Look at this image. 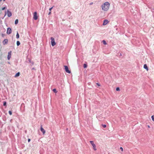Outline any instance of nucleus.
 I'll list each match as a JSON object with an SVG mask.
<instances>
[{"instance_id":"f257e3e1","label":"nucleus","mask_w":154,"mask_h":154,"mask_svg":"<svg viewBox=\"0 0 154 154\" xmlns=\"http://www.w3.org/2000/svg\"><path fill=\"white\" fill-rule=\"evenodd\" d=\"M110 4L108 2H105L101 6L102 9L104 11H107L109 8Z\"/></svg>"},{"instance_id":"c756f323","label":"nucleus","mask_w":154,"mask_h":154,"mask_svg":"<svg viewBox=\"0 0 154 154\" xmlns=\"http://www.w3.org/2000/svg\"><path fill=\"white\" fill-rule=\"evenodd\" d=\"M51 14V11H50V12L48 13V15H50Z\"/></svg>"},{"instance_id":"a211bd4d","label":"nucleus","mask_w":154,"mask_h":154,"mask_svg":"<svg viewBox=\"0 0 154 154\" xmlns=\"http://www.w3.org/2000/svg\"><path fill=\"white\" fill-rule=\"evenodd\" d=\"M54 92L56 93L57 92V91H56V89H54L53 90Z\"/></svg>"},{"instance_id":"7c9ffc66","label":"nucleus","mask_w":154,"mask_h":154,"mask_svg":"<svg viewBox=\"0 0 154 154\" xmlns=\"http://www.w3.org/2000/svg\"><path fill=\"white\" fill-rule=\"evenodd\" d=\"M93 3L92 2V3H90V5H92V4H93Z\"/></svg>"},{"instance_id":"f03ea898","label":"nucleus","mask_w":154,"mask_h":154,"mask_svg":"<svg viewBox=\"0 0 154 154\" xmlns=\"http://www.w3.org/2000/svg\"><path fill=\"white\" fill-rule=\"evenodd\" d=\"M90 142L91 143V145H92V146L93 147V149L94 151H96L97 150V148H96V146L95 144L94 143V141H90Z\"/></svg>"},{"instance_id":"6e6552de","label":"nucleus","mask_w":154,"mask_h":154,"mask_svg":"<svg viewBox=\"0 0 154 154\" xmlns=\"http://www.w3.org/2000/svg\"><path fill=\"white\" fill-rule=\"evenodd\" d=\"M7 14L8 17H10L12 15V14L11 11L8 10L7 11Z\"/></svg>"},{"instance_id":"5701e85b","label":"nucleus","mask_w":154,"mask_h":154,"mask_svg":"<svg viewBox=\"0 0 154 154\" xmlns=\"http://www.w3.org/2000/svg\"><path fill=\"white\" fill-rule=\"evenodd\" d=\"M102 126L104 128H105L106 127V125H102Z\"/></svg>"},{"instance_id":"6ab92c4d","label":"nucleus","mask_w":154,"mask_h":154,"mask_svg":"<svg viewBox=\"0 0 154 154\" xmlns=\"http://www.w3.org/2000/svg\"><path fill=\"white\" fill-rule=\"evenodd\" d=\"M9 113L10 115H11L12 114V112L11 111H9L8 112Z\"/></svg>"},{"instance_id":"39448f33","label":"nucleus","mask_w":154,"mask_h":154,"mask_svg":"<svg viewBox=\"0 0 154 154\" xmlns=\"http://www.w3.org/2000/svg\"><path fill=\"white\" fill-rule=\"evenodd\" d=\"M38 16L37 15V13L36 12H35L33 14V19L36 20L38 19Z\"/></svg>"},{"instance_id":"0eeeda50","label":"nucleus","mask_w":154,"mask_h":154,"mask_svg":"<svg viewBox=\"0 0 154 154\" xmlns=\"http://www.w3.org/2000/svg\"><path fill=\"white\" fill-rule=\"evenodd\" d=\"M11 51H10L8 53V60H9L11 57Z\"/></svg>"},{"instance_id":"ddd939ff","label":"nucleus","mask_w":154,"mask_h":154,"mask_svg":"<svg viewBox=\"0 0 154 154\" xmlns=\"http://www.w3.org/2000/svg\"><path fill=\"white\" fill-rule=\"evenodd\" d=\"M8 42V40L7 39H5L3 41V44H6Z\"/></svg>"},{"instance_id":"393cba45","label":"nucleus","mask_w":154,"mask_h":154,"mask_svg":"<svg viewBox=\"0 0 154 154\" xmlns=\"http://www.w3.org/2000/svg\"><path fill=\"white\" fill-rule=\"evenodd\" d=\"M96 84L98 86H100V85L99 83H96Z\"/></svg>"},{"instance_id":"20e7f679","label":"nucleus","mask_w":154,"mask_h":154,"mask_svg":"<svg viewBox=\"0 0 154 154\" xmlns=\"http://www.w3.org/2000/svg\"><path fill=\"white\" fill-rule=\"evenodd\" d=\"M64 67H65V69L66 72L69 73H70L71 72V71L69 70L68 66H64Z\"/></svg>"},{"instance_id":"9d476101","label":"nucleus","mask_w":154,"mask_h":154,"mask_svg":"<svg viewBox=\"0 0 154 154\" xmlns=\"http://www.w3.org/2000/svg\"><path fill=\"white\" fill-rule=\"evenodd\" d=\"M109 22V21L107 20H105L103 21V25H106Z\"/></svg>"},{"instance_id":"9b49d317","label":"nucleus","mask_w":154,"mask_h":154,"mask_svg":"<svg viewBox=\"0 0 154 154\" xmlns=\"http://www.w3.org/2000/svg\"><path fill=\"white\" fill-rule=\"evenodd\" d=\"M143 67L145 69H146L147 71L148 70V68L147 67V65L145 64L144 65Z\"/></svg>"},{"instance_id":"423d86ee","label":"nucleus","mask_w":154,"mask_h":154,"mask_svg":"<svg viewBox=\"0 0 154 154\" xmlns=\"http://www.w3.org/2000/svg\"><path fill=\"white\" fill-rule=\"evenodd\" d=\"M11 33V28H8L7 29V33L8 34H10Z\"/></svg>"},{"instance_id":"4468645a","label":"nucleus","mask_w":154,"mask_h":154,"mask_svg":"<svg viewBox=\"0 0 154 154\" xmlns=\"http://www.w3.org/2000/svg\"><path fill=\"white\" fill-rule=\"evenodd\" d=\"M16 37V38H19V33L18 32H17Z\"/></svg>"},{"instance_id":"b1692460","label":"nucleus","mask_w":154,"mask_h":154,"mask_svg":"<svg viewBox=\"0 0 154 154\" xmlns=\"http://www.w3.org/2000/svg\"><path fill=\"white\" fill-rule=\"evenodd\" d=\"M103 44H104V45H106V42H105V41L104 40H103Z\"/></svg>"},{"instance_id":"4be33fe9","label":"nucleus","mask_w":154,"mask_h":154,"mask_svg":"<svg viewBox=\"0 0 154 154\" xmlns=\"http://www.w3.org/2000/svg\"><path fill=\"white\" fill-rule=\"evenodd\" d=\"M116 90L117 91H119L120 90V89L119 88L117 87L116 88Z\"/></svg>"},{"instance_id":"a878e982","label":"nucleus","mask_w":154,"mask_h":154,"mask_svg":"<svg viewBox=\"0 0 154 154\" xmlns=\"http://www.w3.org/2000/svg\"><path fill=\"white\" fill-rule=\"evenodd\" d=\"M120 149L122 151H123V149L122 147H120Z\"/></svg>"},{"instance_id":"dca6fc26","label":"nucleus","mask_w":154,"mask_h":154,"mask_svg":"<svg viewBox=\"0 0 154 154\" xmlns=\"http://www.w3.org/2000/svg\"><path fill=\"white\" fill-rule=\"evenodd\" d=\"M18 19H16L15 20V23L16 24H17L18 23Z\"/></svg>"},{"instance_id":"7ed1b4c3","label":"nucleus","mask_w":154,"mask_h":154,"mask_svg":"<svg viewBox=\"0 0 154 154\" xmlns=\"http://www.w3.org/2000/svg\"><path fill=\"white\" fill-rule=\"evenodd\" d=\"M50 39L51 40V45L53 46H54L56 45V43L55 42L54 39L52 37H51Z\"/></svg>"},{"instance_id":"1a4fd4ad","label":"nucleus","mask_w":154,"mask_h":154,"mask_svg":"<svg viewBox=\"0 0 154 154\" xmlns=\"http://www.w3.org/2000/svg\"><path fill=\"white\" fill-rule=\"evenodd\" d=\"M40 130L42 132L43 134H45V130L43 128L42 125L41 126Z\"/></svg>"},{"instance_id":"cd10ccee","label":"nucleus","mask_w":154,"mask_h":154,"mask_svg":"<svg viewBox=\"0 0 154 154\" xmlns=\"http://www.w3.org/2000/svg\"><path fill=\"white\" fill-rule=\"evenodd\" d=\"M53 8V7H51V8H50V9H49V10L50 11H51V10Z\"/></svg>"},{"instance_id":"f3484780","label":"nucleus","mask_w":154,"mask_h":154,"mask_svg":"<svg viewBox=\"0 0 154 154\" xmlns=\"http://www.w3.org/2000/svg\"><path fill=\"white\" fill-rule=\"evenodd\" d=\"M87 65L86 64H84V68H86L87 67Z\"/></svg>"},{"instance_id":"bb28decb","label":"nucleus","mask_w":154,"mask_h":154,"mask_svg":"<svg viewBox=\"0 0 154 154\" xmlns=\"http://www.w3.org/2000/svg\"><path fill=\"white\" fill-rule=\"evenodd\" d=\"M5 7H4L2 8V10H5Z\"/></svg>"},{"instance_id":"c85d7f7f","label":"nucleus","mask_w":154,"mask_h":154,"mask_svg":"<svg viewBox=\"0 0 154 154\" xmlns=\"http://www.w3.org/2000/svg\"><path fill=\"white\" fill-rule=\"evenodd\" d=\"M31 140L30 139H28V142H29Z\"/></svg>"},{"instance_id":"2eb2a0df","label":"nucleus","mask_w":154,"mask_h":154,"mask_svg":"<svg viewBox=\"0 0 154 154\" xmlns=\"http://www.w3.org/2000/svg\"><path fill=\"white\" fill-rule=\"evenodd\" d=\"M17 45L18 46L20 45V42L19 41H17Z\"/></svg>"},{"instance_id":"2f4dec72","label":"nucleus","mask_w":154,"mask_h":154,"mask_svg":"<svg viewBox=\"0 0 154 154\" xmlns=\"http://www.w3.org/2000/svg\"><path fill=\"white\" fill-rule=\"evenodd\" d=\"M148 127L149 128H150V127L149 125H148Z\"/></svg>"},{"instance_id":"f8f14e48","label":"nucleus","mask_w":154,"mask_h":154,"mask_svg":"<svg viewBox=\"0 0 154 154\" xmlns=\"http://www.w3.org/2000/svg\"><path fill=\"white\" fill-rule=\"evenodd\" d=\"M20 73L19 72H18L14 76L15 77H17L19 76L20 75Z\"/></svg>"},{"instance_id":"412c9836","label":"nucleus","mask_w":154,"mask_h":154,"mask_svg":"<svg viewBox=\"0 0 154 154\" xmlns=\"http://www.w3.org/2000/svg\"><path fill=\"white\" fill-rule=\"evenodd\" d=\"M6 102H4L3 105L4 106H6Z\"/></svg>"},{"instance_id":"aec40b11","label":"nucleus","mask_w":154,"mask_h":154,"mask_svg":"<svg viewBox=\"0 0 154 154\" xmlns=\"http://www.w3.org/2000/svg\"><path fill=\"white\" fill-rule=\"evenodd\" d=\"M151 118H152V121H153L154 122V116H152Z\"/></svg>"}]
</instances>
